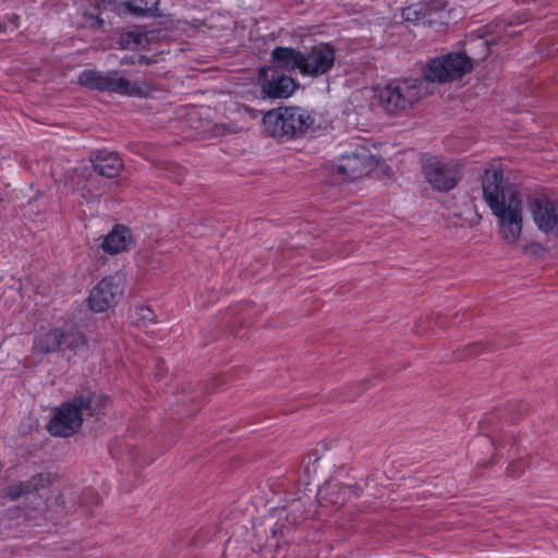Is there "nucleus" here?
<instances>
[{
    "instance_id": "nucleus-16",
    "label": "nucleus",
    "mask_w": 558,
    "mask_h": 558,
    "mask_svg": "<svg viewBox=\"0 0 558 558\" xmlns=\"http://www.w3.org/2000/svg\"><path fill=\"white\" fill-rule=\"evenodd\" d=\"M132 244L133 236L131 230L124 226H117L105 236L101 246L105 252L117 254L129 250Z\"/></svg>"
},
{
    "instance_id": "nucleus-23",
    "label": "nucleus",
    "mask_w": 558,
    "mask_h": 558,
    "mask_svg": "<svg viewBox=\"0 0 558 558\" xmlns=\"http://www.w3.org/2000/svg\"><path fill=\"white\" fill-rule=\"evenodd\" d=\"M23 494H24V492H23L22 487H17L16 489L10 488L8 492V495L11 497V499H15Z\"/></svg>"
},
{
    "instance_id": "nucleus-20",
    "label": "nucleus",
    "mask_w": 558,
    "mask_h": 558,
    "mask_svg": "<svg viewBox=\"0 0 558 558\" xmlns=\"http://www.w3.org/2000/svg\"><path fill=\"white\" fill-rule=\"evenodd\" d=\"M123 7L132 14L141 16L146 13L147 3L145 0H128Z\"/></svg>"
},
{
    "instance_id": "nucleus-15",
    "label": "nucleus",
    "mask_w": 558,
    "mask_h": 558,
    "mask_svg": "<svg viewBox=\"0 0 558 558\" xmlns=\"http://www.w3.org/2000/svg\"><path fill=\"white\" fill-rule=\"evenodd\" d=\"M275 68L287 71H299L302 75L303 53L291 47H276L271 51Z\"/></svg>"
},
{
    "instance_id": "nucleus-18",
    "label": "nucleus",
    "mask_w": 558,
    "mask_h": 558,
    "mask_svg": "<svg viewBox=\"0 0 558 558\" xmlns=\"http://www.w3.org/2000/svg\"><path fill=\"white\" fill-rule=\"evenodd\" d=\"M131 320L135 325L147 326L156 322V315L154 311L147 305L135 306L131 311Z\"/></svg>"
},
{
    "instance_id": "nucleus-14",
    "label": "nucleus",
    "mask_w": 558,
    "mask_h": 558,
    "mask_svg": "<svg viewBox=\"0 0 558 558\" xmlns=\"http://www.w3.org/2000/svg\"><path fill=\"white\" fill-rule=\"evenodd\" d=\"M64 337L65 335L60 328H40L39 330H37L33 341V354L46 355L57 352L60 349L64 340Z\"/></svg>"
},
{
    "instance_id": "nucleus-17",
    "label": "nucleus",
    "mask_w": 558,
    "mask_h": 558,
    "mask_svg": "<svg viewBox=\"0 0 558 558\" xmlns=\"http://www.w3.org/2000/svg\"><path fill=\"white\" fill-rule=\"evenodd\" d=\"M123 162L117 153H101L94 161V169L102 177L113 178L118 175Z\"/></svg>"
},
{
    "instance_id": "nucleus-21",
    "label": "nucleus",
    "mask_w": 558,
    "mask_h": 558,
    "mask_svg": "<svg viewBox=\"0 0 558 558\" xmlns=\"http://www.w3.org/2000/svg\"><path fill=\"white\" fill-rule=\"evenodd\" d=\"M95 5L100 10V13L104 14L107 8H110L112 11H119L121 5H118L116 2L108 0H95Z\"/></svg>"
},
{
    "instance_id": "nucleus-10",
    "label": "nucleus",
    "mask_w": 558,
    "mask_h": 558,
    "mask_svg": "<svg viewBox=\"0 0 558 558\" xmlns=\"http://www.w3.org/2000/svg\"><path fill=\"white\" fill-rule=\"evenodd\" d=\"M335 60V49L329 44L316 45L310 51L303 53L302 75H323L331 70Z\"/></svg>"
},
{
    "instance_id": "nucleus-3",
    "label": "nucleus",
    "mask_w": 558,
    "mask_h": 558,
    "mask_svg": "<svg viewBox=\"0 0 558 558\" xmlns=\"http://www.w3.org/2000/svg\"><path fill=\"white\" fill-rule=\"evenodd\" d=\"M315 122L314 116L298 107L269 110L263 118L265 130L274 137L293 138L303 135Z\"/></svg>"
},
{
    "instance_id": "nucleus-4",
    "label": "nucleus",
    "mask_w": 558,
    "mask_h": 558,
    "mask_svg": "<svg viewBox=\"0 0 558 558\" xmlns=\"http://www.w3.org/2000/svg\"><path fill=\"white\" fill-rule=\"evenodd\" d=\"M78 83L89 89L112 92L123 96H147V85L131 82L118 72H101L97 70H84L78 75Z\"/></svg>"
},
{
    "instance_id": "nucleus-6",
    "label": "nucleus",
    "mask_w": 558,
    "mask_h": 558,
    "mask_svg": "<svg viewBox=\"0 0 558 558\" xmlns=\"http://www.w3.org/2000/svg\"><path fill=\"white\" fill-rule=\"evenodd\" d=\"M472 68L469 57L463 53H448L432 59L424 71L429 82L445 83L462 77Z\"/></svg>"
},
{
    "instance_id": "nucleus-22",
    "label": "nucleus",
    "mask_w": 558,
    "mask_h": 558,
    "mask_svg": "<svg viewBox=\"0 0 558 558\" xmlns=\"http://www.w3.org/2000/svg\"><path fill=\"white\" fill-rule=\"evenodd\" d=\"M33 481L35 482L34 486L37 487L38 485H40V486L46 485L47 483L50 482V478H49V475L40 474V475L34 477Z\"/></svg>"
},
{
    "instance_id": "nucleus-13",
    "label": "nucleus",
    "mask_w": 558,
    "mask_h": 558,
    "mask_svg": "<svg viewBox=\"0 0 558 558\" xmlns=\"http://www.w3.org/2000/svg\"><path fill=\"white\" fill-rule=\"evenodd\" d=\"M402 19L412 22L415 25H433L444 19V10L437 4L415 3L403 8L401 11Z\"/></svg>"
},
{
    "instance_id": "nucleus-2",
    "label": "nucleus",
    "mask_w": 558,
    "mask_h": 558,
    "mask_svg": "<svg viewBox=\"0 0 558 558\" xmlns=\"http://www.w3.org/2000/svg\"><path fill=\"white\" fill-rule=\"evenodd\" d=\"M104 401L101 395L90 392L62 402L54 410L47 425L48 432L57 437H69L75 434L81 428L85 416L100 414L104 409Z\"/></svg>"
},
{
    "instance_id": "nucleus-24",
    "label": "nucleus",
    "mask_w": 558,
    "mask_h": 558,
    "mask_svg": "<svg viewBox=\"0 0 558 558\" xmlns=\"http://www.w3.org/2000/svg\"><path fill=\"white\" fill-rule=\"evenodd\" d=\"M128 37H134V34L130 33L128 34Z\"/></svg>"
},
{
    "instance_id": "nucleus-11",
    "label": "nucleus",
    "mask_w": 558,
    "mask_h": 558,
    "mask_svg": "<svg viewBox=\"0 0 558 558\" xmlns=\"http://www.w3.org/2000/svg\"><path fill=\"white\" fill-rule=\"evenodd\" d=\"M531 217L537 229L544 233H558V201L544 196L531 204Z\"/></svg>"
},
{
    "instance_id": "nucleus-8",
    "label": "nucleus",
    "mask_w": 558,
    "mask_h": 558,
    "mask_svg": "<svg viewBox=\"0 0 558 558\" xmlns=\"http://www.w3.org/2000/svg\"><path fill=\"white\" fill-rule=\"evenodd\" d=\"M122 294V280L119 277H106L90 290L87 306L94 313H104L114 306Z\"/></svg>"
},
{
    "instance_id": "nucleus-7",
    "label": "nucleus",
    "mask_w": 558,
    "mask_h": 558,
    "mask_svg": "<svg viewBox=\"0 0 558 558\" xmlns=\"http://www.w3.org/2000/svg\"><path fill=\"white\" fill-rule=\"evenodd\" d=\"M422 162L425 178L435 190L449 191L457 184L460 167L454 160L424 156Z\"/></svg>"
},
{
    "instance_id": "nucleus-1",
    "label": "nucleus",
    "mask_w": 558,
    "mask_h": 558,
    "mask_svg": "<svg viewBox=\"0 0 558 558\" xmlns=\"http://www.w3.org/2000/svg\"><path fill=\"white\" fill-rule=\"evenodd\" d=\"M482 195L493 216L501 239L508 244L519 241L523 229V199L519 190L504 180L499 168L485 170Z\"/></svg>"
},
{
    "instance_id": "nucleus-12",
    "label": "nucleus",
    "mask_w": 558,
    "mask_h": 558,
    "mask_svg": "<svg viewBox=\"0 0 558 558\" xmlns=\"http://www.w3.org/2000/svg\"><path fill=\"white\" fill-rule=\"evenodd\" d=\"M375 165L373 156L353 153L343 155L336 165V172L343 175V180L355 181L372 172Z\"/></svg>"
},
{
    "instance_id": "nucleus-19",
    "label": "nucleus",
    "mask_w": 558,
    "mask_h": 558,
    "mask_svg": "<svg viewBox=\"0 0 558 558\" xmlns=\"http://www.w3.org/2000/svg\"><path fill=\"white\" fill-rule=\"evenodd\" d=\"M69 348L75 353H82L87 350L88 348V341L86 337L81 333L76 332L72 336L71 341L69 342Z\"/></svg>"
},
{
    "instance_id": "nucleus-9",
    "label": "nucleus",
    "mask_w": 558,
    "mask_h": 558,
    "mask_svg": "<svg viewBox=\"0 0 558 558\" xmlns=\"http://www.w3.org/2000/svg\"><path fill=\"white\" fill-rule=\"evenodd\" d=\"M258 83L263 94L269 98H288L296 87L292 77L279 73L275 68H262Z\"/></svg>"
},
{
    "instance_id": "nucleus-5",
    "label": "nucleus",
    "mask_w": 558,
    "mask_h": 558,
    "mask_svg": "<svg viewBox=\"0 0 558 558\" xmlns=\"http://www.w3.org/2000/svg\"><path fill=\"white\" fill-rule=\"evenodd\" d=\"M421 84L422 82L417 78L389 82L379 89L378 99L389 113L405 110L421 96Z\"/></svg>"
}]
</instances>
